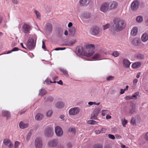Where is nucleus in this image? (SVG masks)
I'll list each match as a JSON object with an SVG mask.
<instances>
[{
	"label": "nucleus",
	"mask_w": 148,
	"mask_h": 148,
	"mask_svg": "<svg viewBox=\"0 0 148 148\" xmlns=\"http://www.w3.org/2000/svg\"><path fill=\"white\" fill-rule=\"evenodd\" d=\"M86 47L88 50L87 52L84 51L82 47H79L77 48L76 53L78 56H85L89 57L91 56L94 53L93 51L95 49V45L92 44L87 45Z\"/></svg>",
	"instance_id": "f257e3e1"
},
{
	"label": "nucleus",
	"mask_w": 148,
	"mask_h": 148,
	"mask_svg": "<svg viewBox=\"0 0 148 148\" xmlns=\"http://www.w3.org/2000/svg\"><path fill=\"white\" fill-rule=\"evenodd\" d=\"M113 22L114 26H111L110 31L112 35H115L116 32H120L125 28V24L124 21L120 18L114 19Z\"/></svg>",
	"instance_id": "f03ea898"
},
{
	"label": "nucleus",
	"mask_w": 148,
	"mask_h": 148,
	"mask_svg": "<svg viewBox=\"0 0 148 148\" xmlns=\"http://www.w3.org/2000/svg\"><path fill=\"white\" fill-rule=\"evenodd\" d=\"M109 3L108 2H104L101 5L100 11L104 13H106L109 10Z\"/></svg>",
	"instance_id": "7ed1b4c3"
},
{
	"label": "nucleus",
	"mask_w": 148,
	"mask_h": 148,
	"mask_svg": "<svg viewBox=\"0 0 148 148\" xmlns=\"http://www.w3.org/2000/svg\"><path fill=\"white\" fill-rule=\"evenodd\" d=\"M44 134L47 137H51L54 133L53 129L51 127H48L44 132Z\"/></svg>",
	"instance_id": "20e7f679"
},
{
	"label": "nucleus",
	"mask_w": 148,
	"mask_h": 148,
	"mask_svg": "<svg viewBox=\"0 0 148 148\" xmlns=\"http://www.w3.org/2000/svg\"><path fill=\"white\" fill-rule=\"evenodd\" d=\"M35 46L34 40L31 38H29L27 42V48L30 49H33Z\"/></svg>",
	"instance_id": "39448f33"
},
{
	"label": "nucleus",
	"mask_w": 148,
	"mask_h": 148,
	"mask_svg": "<svg viewBox=\"0 0 148 148\" xmlns=\"http://www.w3.org/2000/svg\"><path fill=\"white\" fill-rule=\"evenodd\" d=\"M140 5V2L138 0H136L133 2L131 5V8L132 10L135 11L138 8Z\"/></svg>",
	"instance_id": "423d86ee"
},
{
	"label": "nucleus",
	"mask_w": 148,
	"mask_h": 148,
	"mask_svg": "<svg viewBox=\"0 0 148 148\" xmlns=\"http://www.w3.org/2000/svg\"><path fill=\"white\" fill-rule=\"evenodd\" d=\"M35 145L36 148H42V142L40 138L37 137L36 139L35 142Z\"/></svg>",
	"instance_id": "0eeeda50"
},
{
	"label": "nucleus",
	"mask_w": 148,
	"mask_h": 148,
	"mask_svg": "<svg viewBox=\"0 0 148 148\" xmlns=\"http://www.w3.org/2000/svg\"><path fill=\"white\" fill-rule=\"evenodd\" d=\"M31 28L30 26L26 23H25L22 26V31L25 34L29 33Z\"/></svg>",
	"instance_id": "6e6552de"
},
{
	"label": "nucleus",
	"mask_w": 148,
	"mask_h": 148,
	"mask_svg": "<svg viewBox=\"0 0 148 148\" xmlns=\"http://www.w3.org/2000/svg\"><path fill=\"white\" fill-rule=\"evenodd\" d=\"M91 34L94 35H97L100 32V30L99 27L97 26H94L91 29Z\"/></svg>",
	"instance_id": "1a4fd4ad"
},
{
	"label": "nucleus",
	"mask_w": 148,
	"mask_h": 148,
	"mask_svg": "<svg viewBox=\"0 0 148 148\" xmlns=\"http://www.w3.org/2000/svg\"><path fill=\"white\" fill-rule=\"evenodd\" d=\"M55 132L57 136H61L63 134V131L62 128L59 126H56L55 128Z\"/></svg>",
	"instance_id": "9d476101"
},
{
	"label": "nucleus",
	"mask_w": 148,
	"mask_h": 148,
	"mask_svg": "<svg viewBox=\"0 0 148 148\" xmlns=\"http://www.w3.org/2000/svg\"><path fill=\"white\" fill-rule=\"evenodd\" d=\"M79 111V108L77 107L72 108L70 110L69 113L70 115H74L78 114Z\"/></svg>",
	"instance_id": "9b49d317"
},
{
	"label": "nucleus",
	"mask_w": 148,
	"mask_h": 148,
	"mask_svg": "<svg viewBox=\"0 0 148 148\" xmlns=\"http://www.w3.org/2000/svg\"><path fill=\"white\" fill-rule=\"evenodd\" d=\"M81 16L85 19H89L92 16L91 13L85 11L81 13Z\"/></svg>",
	"instance_id": "f8f14e48"
},
{
	"label": "nucleus",
	"mask_w": 148,
	"mask_h": 148,
	"mask_svg": "<svg viewBox=\"0 0 148 148\" xmlns=\"http://www.w3.org/2000/svg\"><path fill=\"white\" fill-rule=\"evenodd\" d=\"M118 4L117 3L114 1H111L109 3V10H114L117 7Z\"/></svg>",
	"instance_id": "ddd939ff"
},
{
	"label": "nucleus",
	"mask_w": 148,
	"mask_h": 148,
	"mask_svg": "<svg viewBox=\"0 0 148 148\" xmlns=\"http://www.w3.org/2000/svg\"><path fill=\"white\" fill-rule=\"evenodd\" d=\"M2 116L6 118L7 119H9L11 117L10 112L7 110H2Z\"/></svg>",
	"instance_id": "4468645a"
},
{
	"label": "nucleus",
	"mask_w": 148,
	"mask_h": 148,
	"mask_svg": "<svg viewBox=\"0 0 148 148\" xmlns=\"http://www.w3.org/2000/svg\"><path fill=\"white\" fill-rule=\"evenodd\" d=\"M3 143L5 145L8 146L10 148L12 147L13 145L12 142L8 139H4L3 140Z\"/></svg>",
	"instance_id": "2eb2a0df"
},
{
	"label": "nucleus",
	"mask_w": 148,
	"mask_h": 148,
	"mask_svg": "<svg viewBox=\"0 0 148 148\" xmlns=\"http://www.w3.org/2000/svg\"><path fill=\"white\" fill-rule=\"evenodd\" d=\"M52 26L51 24L49 23H47L45 29V30L46 32H51L52 31Z\"/></svg>",
	"instance_id": "dca6fc26"
},
{
	"label": "nucleus",
	"mask_w": 148,
	"mask_h": 148,
	"mask_svg": "<svg viewBox=\"0 0 148 148\" xmlns=\"http://www.w3.org/2000/svg\"><path fill=\"white\" fill-rule=\"evenodd\" d=\"M141 43L140 39L138 38H136L133 39L132 42V43L135 46H139Z\"/></svg>",
	"instance_id": "f3484780"
},
{
	"label": "nucleus",
	"mask_w": 148,
	"mask_h": 148,
	"mask_svg": "<svg viewBox=\"0 0 148 148\" xmlns=\"http://www.w3.org/2000/svg\"><path fill=\"white\" fill-rule=\"evenodd\" d=\"M48 145L49 147H56L57 145V140L55 139L50 140L48 143Z\"/></svg>",
	"instance_id": "a211bd4d"
},
{
	"label": "nucleus",
	"mask_w": 148,
	"mask_h": 148,
	"mask_svg": "<svg viewBox=\"0 0 148 148\" xmlns=\"http://www.w3.org/2000/svg\"><path fill=\"white\" fill-rule=\"evenodd\" d=\"M123 66L125 68H128L129 67L131 62L127 59H124L123 61Z\"/></svg>",
	"instance_id": "6ab92c4d"
},
{
	"label": "nucleus",
	"mask_w": 148,
	"mask_h": 148,
	"mask_svg": "<svg viewBox=\"0 0 148 148\" xmlns=\"http://www.w3.org/2000/svg\"><path fill=\"white\" fill-rule=\"evenodd\" d=\"M91 1V0H80L79 2L81 6H84L87 5Z\"/></svg>",
	"instance_id": "aec40b11"
},
{
	"label": "nucleus",
	"mask_w": 148,
	"mask_h": 148,
	"mask_svg": "<svg viewBox=\"0 0 148 148\" xmlns=\"http://www.w3.org/2000/svg\"><path fill=\"white\" fill-rule=\"evenodd\" d=\"M138 28L137 27H135L131 30V34L133 36H135L137 34Z\"/></svg>",
	"instance_id": "412c9836"
},
{
	"label": "nucleus",
	"mask_w": 148,
	"mask_h": 148,
	"mask_svg": "<svg viewBox=\"0 0 148 148\" xmlns=\"http://www.w3.org/2000/svg\"><path fill=\"white\" fill-rule=\"evenodd\" d=\"M19 126L20 128L21 129H24L28 127L29 126V124L28 123H24L23 122H20Z\"/></svg>",
	"instance_id": "4be33fe9"
},
{
	"label": "nucleus",
	"mask_w": 148,
	"mask_h": 148,
	"mask_svg": "<svg viewBox=\"0 0 148 148\" xmlns=\"http://www.w3.org/2000/svg\"><path fill=\"white\" fill-rule=\"evenodd\" d=\"M69 35L71 36L74 35L75 32V29L74 27H72L69 29Z\"/></svg>",
	"instance_id": "5701e85b"
},
{
	"label": "nucleus",
	"mask_w": 148,
	"mask_h": 148,
	"mask_svg": "<svg viewBox=\"0 0 148 148\" xmlns=\"http://www.w3.org/2000/svg\"><path fill=\"white\" fill-rule=\"evenodd\" d=\"M141 40L143 42H145L148 40V35L147 33H144L142 35Z\"/></svg>",
	"instance_id": "b1692460"
},
{
	"label": "nucleus",
	"mask_w": 148,
	"mask_h": 148,
	"mask_svg": "<svg viewBox=\"0 0 148 148\" xmlns=\"http://www.w3.org/2000/svg\"><path fill=\"white\" fill-rule=\"evenodd\" d=\"M136 107L134 104H132L131 105V108L129 111V112L131 114H133L135 111Z\"/></svg>",
	"instance_id": "393cba45"
},
{
	"label": "nucleus",
	"mask_w": 148,
	"mask_h": 148,
	"mask_svg": "<svg viewBox=\"0 0 148 148\" xmlns=\"http://www.w3.org/2000/svg\"><path fill=\"white\" fill-rule=\"evenodd\" d=\"M141 65V63L140 62H135L132 64V67L134 69L138 68L140 67Z\"/></svg>",
	"instance_id": "a878e982"
},
{
	"label": "nucleus",
	"mask_w": 148,
	"mask_h": 148,
	"mask_svg": "<svg viewBox=\"0 0 148 148\" xmlns=\"http://www.w3.org/2000/svg\"><path fill=\"white\" fill-rule=\"evenodd\" d=\"M135 57L137 59L142 60L144 58L145 56L144 55L141 53H138L135 55Z\"/></svg>",
	"instance_id": "bb28decb"
},
{
	"label": "nucleus",
	"mask_w": 148,
	"mask_h": 148,
	"mask_svg": "<svg viewBox=\"0 0 148 148\" xmlns=\"http://www.w3.org/2000/svg\"><path fill=\"white\" fill-rule=\"evenodd\" d=\"M55 106L57 108L60 109L64 107V104L63 102L59 101L57 103Z\"/></svg>",
	"instance_id": "cd10ccee"
},
{
	"label": "nucleus",
	"mask_w": 148,
	"mask_h": 148,
	"mask_svg": "<svg viewBox=\"0 0 148 148\" xmlns=\"http://www.w3.org/2000/svg\"><path fill=\"white\" fill-rule=\"evenodd\" d=\"M43 118V115L42 114L38 113L36 114L35 116V119L37 121H40Z\"/></svg>",
	"instance_id": "c85d7f7f"
},
{
	"label": "nucleus",
	"mask_w": 148,
	"mask_h": 148,
	"mask_svg": "<svg viewBox=\"0 0 148 148\" xmlns=\"http://www.w3.org/2000/svg\"><path fill=\"white\" fill-rule=\"evenodd\" d=\"M47 91L45 88H42L40 90L38 95H39L42 96L45 95L47 93Z\"/></svg>",
	"instance_id": "c756f323"
},
{
	"label": "nucleus",
	"mask_w": 148,
	"mask_h": 148,
	"mask_svg": "<svg viewBox=\"0 0 148 148\" xmlns=\"http://www.w3.org/2000/svg\"><path fill=\"white\" fill-rule=\"evenodd\" d=\"M76 42V40H71L68 42L67 43H66V44L65 45L66 46H71L75 44V42Z\"/></svg>",
	"instance_id": "7c9ffc66"
},
{
	"label": "nucleus",
	"mask_w": 148,
	"mask_h": 148,
	"mask_svg": "<svg viewBox=\"0 0 148 148\" xmlns=\"http://www.w3.org/2000/svg\"><path fill=\"white\" fill-rule=\"evenodd\" d=\"M100 110L101 109L100 108H96L94 109L92 113L97 116Z\"/></svg>",
	"instance_id": "2f4dec72"
},
{
	"label": "nucleus",
	"mask_w": 148,
	"mask_h": 148,
	"mask_svg": "<svg viewBox=\"0 0 148 148\" xmlns=\"http://www.w3.org/2000/svg\"><path fill=\"white\" fill-rule=\"evenodd\" d=\"M58 37H61L63 35V31L62 29L60 28H59L58 29Z\"/></svg>",
	"instance_id": "473e14b6"
},
{
	"label": "nucleus",
	"mask_w": 148,
	"mask_h": 148,
	"mask_svg": "<svg viewBox=\"0 0 148 148\" xmlns=\"http://www.w3.org/2000/svg\"><path fill=\"white\" fill-rule=\"evenodd\" d=\"M143 20V17L141 16H138L136 18V21L138 22H141Z\"/></svg>",
	"instance_id": "72a5a7b5"
},
{
	"label": "nucleus",
	"mask_w": 148,
	"mask_h": 148,
	"mask_svg": "<svg viewBox=\"0 0 148 148\" xmlns=\"http://www.w3.org/2000/svg\"><path fill=\"white\" fill-rule=\"evenodd\" d=\"M121 122L122 125L123 127H125L127 123V121L125 119H124V120H121Z\"/></svg>",
	"instance_id": "f704fd0d"
},
{
	"label": "nucleus",
	"mask_w": 148,
	"mask_h": 148,
	"mask_svg": "<svg viewBox=\"0 0 148 148\" xmlns=\"http://www.w3.org/2000/svg\"><path fill=\"white\" fill-rule=\"evenodd\" d=\"M34 12L36 15V17H37V18L38 19H40V14L39 12L36 10H35L34 11Z\"/></svg>",
	"instance_id": "c9c22d12"
},
{
	"label": "nucleus",
	"mask_w": 148,
	"mask_h": 148,
	"mask_svg": "<svg viewBox=\"0 0 148 148\" xmlns=\"http://www.w3.org/2000/svg\"><path fill=\"white\" fill-rule=\"evenodd\" d=\"M46 98L44 100L45 101H53V97L51 96H49L48 98H47L46 100Z\"/></svg>",
	"instance_id": "e433bc0d"
},
{
	"label": "nucleus",
	"mask_w": 148,
	"mask_h": 148,
	"mask_svg": "<svg viewBox=\"0 0 148 148\" xmlns=\"http://www.w3.org/2000/svg\"><path fill=\"white\" fill-rule=\"evenodd\" d=\"M88 124L93 125L96 124L97 122L93 120H89L88 121Z\"/></svg>",
	"instance_id": "4c0bfd02"
},
{
	"label": "nucleus",
	"mask_w": 148,
	"mask_h": 148,
	"mask_svg": "<svg viewBox=\"0 0 148 148\" xmlns=\"http://www.w3.org/2000/svg\"><path fill=\"white\" fill-rule=\"evenodd\" d=\"M114 78V76H109L106 77V80L107 81H110L113 80Z\"/></svg>",
	"instance_id": "58836bf2"
},
{
	"label": "nucleus",
	"mask_w": 148,
	"mask_h": 148,
	"mask_svg": "<svg viewBox=\"0 0 148 148\" xmlns=\"http://www.w3.org/2000/svg\"><path fill=\"white\" fill-rule=\"evenodd\" d=\"M119 55V53L117 51H114L113 52L112 55L115 57H117Z\"/></svg>",
	"instance_id": "ea45409f"
},
{
	"label": "nucleus",
	"mask_w": 148,
	"mask_h": 148,
	"mask_svg": "<svg viewBox=\"0 0 148 148\" xmlns=\"http://www.w3.org/2000/svg\"><path fill=\"white\" fill-rule=\"evenodd\" d=\"M139 94V92H136L132 96H131L133 99H136L137 98V96H138Z\"/></svg>",
	"instance_id": "a19ab883"
},
{
	"label": "nucleus",
	"mask_w": 148,
	"mask_h": 148,
	"mask_svg": "<svg viewBox=\"0 0 148 148\" xmlns=\"http://www.w3.org/2000/svg\"><path fill=\"white\" fill-rule=\"evenodd\" d=\"M131 123L134 126H135L136 125V120L133 118L131 119Z\"/></svg>",
	"instance_id": "79ce46f5"
},
{
	"label": "nucleus",
	"mask_w": 148,
	"mask_h": 148,
	"mask_svg": "<svg viewBox=\"0 0 148 148\" xmlns=\"http://www.w3.org/2000/svg\"><path fill=\"white\" fill-rule=\"evenodd\" d=\"M97 115H96L94 114H93V113H92L91 114V116L90 119H95V120L97 119Z\"/></svg>",
	"instance_id": "37998d69"
},
{
	"label": "nucleus",
	"mask_w": 148,
	"mask_h": 148,
	"mask_svg": "<svg viewBox=\"0 0 148 148\" xmlns=\"http://www.w3.org/2000/svg\"><path fill=\"white\" fill-rule=\"evenodd\" d=\"M100 55L99 54L96 53L92 57V58L93 59H96L97 58L100 57Z\"/></svg>",
	"instance_id": "c03bdc74"
},
{
	"label": "nucleus",
	"mask_w": 148,
	"mask_h": 148,
	"mask_svg": "<svg viewBox=\"0 0 148 148\" xmlns=\"http://www.w3.org/2000/svg\"><path fill=\"white\" fill-rule=\"evenodd\" d=\"M93 148H102V147L101 145L95 144L93 146Z\"/></svg>",
	"instance_id": "a18cd8bd"
},
{
	"label": "nucleus",
	"mask_w": 148,
	"mask_h": 148,
	"mask_svg": "<svg viewBox=\"0 0 148 148\" xmlns=\"http://www.w3.org/2000/svg\"><path fill=\"white\" fill-rule=\"evenodd\" d=\"M32 135V133L31 132H29L26 137V140L27 141H28L29 140V139L30 138V137Z\"/></svg>",
	"instance_id": "49530a36"
},
{
	"label": "nucleus",
	"mask_w": 148,
	"mask_h": 148,
	"mask_svg": "<svg viewBox=\"0 0 148 148\" xmlns=\"http://www.w3.org/2000/svg\"><path fill=\"white\" fill-rule=\"evenodd\" d=\"M60 69L61 71V72H62L63 73V74H64V75H66L67 74V71L66 70H64L63 69H62L61 68Z\"/></svg>",
	"instance_id": "de8ad7c7"
},
{
	"label": "nucleus",
	"mask_w": 148,
	"mask_h": 148,
	"mask_svg": "<svg viewBox=\"0 0 148 148\" xmlns=\"http://www.w3.org/2000/svg\"><path fill=\"white\" fill-rule=\"evenodd\" d=\"M52 112L51 110H49L47 113V115L48 117H50L51 116Z\"/></svg>",
	"instance_id": "09e8293b"
},
{
	"label": "nucleus",
	"mask_w": 148,
	"mask_h": 148,
	"mask_svg": "<svg viewBox=\"0 0 148 148\" xmlns=\"http://www.w3.org/2000/svg\"><path fill=\"white\" fill-rule=\"evenodd\" d=\"M108 137L110 138L113 139V140H114V139H115V138L114 136V135L111 134H108Z\"/></svg>",
	"instance_id": "8fccbe9b"
},
{
	"label": "nucleus",
	"mask_w": 148,
	"mask_h": 148,
	"mask_svg": "<svg viewBox=\"0 0 148 148\" xmlns=\"http://www.w3.org/2000/svg\"><path fill=\"white\" fill-rule=\"evenodd\" d=\"M65 49H66V48H65V47H64V48L58 47V48H55L54 49V50H56V51H58V50H64Z\"/></svg>",
	"instance_id": "3c124183"
},
{
	"label": "nucleus",
	"mask_w": 148,
	"mask_h": 148,
	"mask_svg": "<svg viewBox=\"0 0 148 148\" xmlns=\"http://www.w3.org/2000/svg\"><path fill=\"white\" fill-rule=\"evenodd\" d=\"M126 100H128L130 99H133V98L130 96H127L125 97L124 98Z\"/></svg>",
	"instance_id": "603ef678"
},
{
	"label": "nucleus",
	"mask_w": 148,
	"mask_h": 148,
	"mask_svg": "<svg viewBox=\"0 0 148 148\" xmlns=\"http://www.w3.org/2000/svg\"><path fill=\"white\" fill-rule=\"evenodd\" d=\"M108 112V110H103L102 111V115L104 116L106 114H107V112Z\"/></svg>",
	"instance_id": "864d4df0"
},
{
	"label": "nucleus",
	"mask_w": 148,
	"mask_h": 148,
	"mask_svg": "<svg viewBox=\"0 0 148 148\" xmlns=\"http://www.w3.org/2000/svg\"><path fill=\"white\" fill-rule=\"evenodd\" d=\"M144 138L145 140L148 141V132H147L145 135Z\"/></svg>",
	"instance_id": "5fc2aeb1"
},
{
	"label": "nucleus",
	"mask_w": 148,
	"mask_h": 148,
	"mask_svg": "<svg viewBox=\"0 0 148 148\" xmlns=\"http://www.w3.org/2000/svg\"><path fill=\"white\" fill-rule=\"evenodd\" d=\"M69 131L72 132L73 133H75L76 132V130L75 128H70L69 130Z\"/></svg>",
	"instance_id": "6e6d98bb"
},
{
	"label": "nucleus",
	"mask_w": 148,
	"mask_h": 148,
	"mask_svg": "<svg viewBox=\"0 0 148 148\" xmlns=\"http://www.w3.org/2000/svg\"><path fill=\"white\" fill-rule=\"evenodd\" d=\"M19 145V143L17 141L15 142L14 147L15 148H17Z\"/></svg>",
	"instance_id": "4d7b16f0"
},
{
	"label": "nucleus",
	"mask_w": 148,
	"mask_h": 148,
	"mask_svg": "<svg viewBox=\"0 0 148 148\" xmlns=\"http://www.w3.org/2000/svg\"><path fill=\"white\" fill-rule=\"evenodd\" d=\"M66 146L68 148H71L72 146L71 143L70 142L67 143Z\"/></svg>",
	"instance_id": "13d9d810"
},
{
	"label": "nucleus",
	"mask_w": 148,
	"mask_h": 148,
	"mask_svg": "<svg viewBox=\"0 0 148 148\" xmlns=\"http://www.w3.org/2000/svg\"><path fill=\"white\" fill-rule=\"evenodd\" d=\"M42 48L44 49H46V47L45 43L44 41L43 40L42 41Z\"/></svg>",
	"instance_id": "bf43d9fd"
},
{
	"label": "nucleus",
	"mask_w": 148,
	"mask_h": 148,
	"mask_svg": "<svg viewBox=\"0 0 148 148\" xmlns=\"http://www.w3.org/2000/svg\"><path fill=\"white\" fill-rule=\"evenodd\" d=\"M109 25L108 24L105 25L103 26V29H107L109 27Z\"/></svg>",
	"instance_id": "052dcab7"
},
{
	"label": "nucleus",
	"mask_w": 148,
	"mask_h": 148,
	"mask_svg": "<svg viewBox=\"0 0 148 148\" xmlns=\"http://www.w3.org/2000/svg\"><path fill=\"white\" fill-rule=\"evenodd\" d=\"M106 129L105 128H102L101 129L100 131L101 132V133H104L105 132Z\"/></svg>",
	"instance_id": "680f3d73"
},
{
	"label": "nucleus",
	"mask_w": 148,
	"mask_h": 148,
	"mask_svg": "<svg viewBox=\"0 0 148 148\" xmlns=\"http://www.w3.org/2000/svg\"><path fill=\"white\" fill-rule=\"evenodd\" d=\"M115 136L116 138L117 139H120L121 138V137L119 135L116 134Z\"/></svg>",
	"instance_id": "e2e57ef3"
},
{
	"label": "nucleus",
	"mask_w": 148,
	"mask_h": 148,
	"mask_svg": "<svg viewBox=\"0 0 148 148\" xmlns=\"http://www.w3.org/2000/svg\"><path fill=\"white\" fill-rule=\"evenodd\" d=\"M19 50V49L17 48L16 47H15L12 50V51H17Z\"/></svg>",
	"instance_id": "0e129e2a"
},
{
	"label": "nucleus",
	"mask_w": 148,
	"mask_h": 148,
	"mask_svg": "<svg viewBox=\"0 0 148 148\" xmlns=\"http://www.w3.org/2000/svg\"><path fill=\"white\" fill-rule=\"evenodd\" d=\"M125 91V90L124 89H121L120 90V94H123L124 93Z\"/></svg>",
	"instance_id": "69168bd1"
},
{
	"label": "nucleus",
	"mask_w": 148,
	"mask_h": 148,
	"mask_svg": "<svg viewBox=\"0 0 148 148\" xmlns=\"http://www.w3.org/2000/svg\"><path fill=\"white\" fill-rule=\"evenodd\" d=\"M57 83L60 85H62L63 84L61 80H60L59 81L57 82Z\"/></svg>",
	"instance_id": "338daca9"
},
{
	"label": "nucleus",
	"mask_w": 148,
	"mask_h": 148,
	"mask_svg": "<svg viewBox=\"0 0 148 148\" xmlns=\"http://www.w3.org/2000/svg\"><path fill=\"white\" fill-rule=\"evenodd\" d=\"M117 130V128L116 127H114L112 128L111 131L113 132H115Z\"/></svg>",
	"instance_id": "774afa93"
}]
</instances>
